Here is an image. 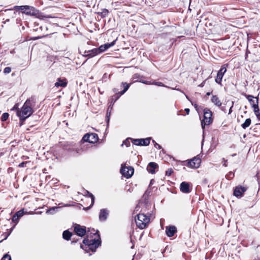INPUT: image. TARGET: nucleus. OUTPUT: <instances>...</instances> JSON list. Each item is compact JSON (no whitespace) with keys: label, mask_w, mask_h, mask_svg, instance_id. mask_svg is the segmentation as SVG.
Here are the masks:
<instances>
[{"label":"nucleus","mask_w":260,"mask_h":260,"mask_svg":"<svg viewBox=\"0 0 260 260\" xmlns=\"http://www.w3.org/2000/svg\"><path fill=\"white\" fill-rule=\"evenodd\" d=\"M35 99L31 97L27 99L20 110L17 109V115L19 118L20 126L23 124L25 119L34 112L33 107L35 106Z\"/></svg>","instance_id":"f257e3e1"},{"label":"nucleus","mask_w":260,"mask_h":260,"mask_svg":"<svg viewBox=\"0 0 260 260\" xmlns=\"http://www.w3.org/2000/svg\"><path fill=\"white\" fill-rule=\"evenodd\" d=\"M137 226L142 230L146 228L150 221V218L143 213H139L135 217Z\"/></svg>","instance_id":"f03ea898"},{"label":"nucleus","mask_w":260,"mask_h":260,"mask_svg":"<svg viewBox=\"0 0 260 260\" xmlns=\"http://www.w3.org/2000/svg\"><path fill=\"white\" fill-rule=\"evenodd\" d=\"M204 112V118L201 121V126L203 130V134H204V129L205 126L209 125L213 122L212 112L208 108H206L203 110Z\"/></svg>","instance_id":"7ed1b4c3"},{"label":"nucleus","mask_w":260,"mask_h":260,"mask_svg":"<svg viewBox=\"0 0 260 260\" xmlns=\"http://www.w3.org/2000/svg\"><path fill=\"white\" fill-rule=\"evenodd\" d=\"M25 15L33 16L42 20H43L45 18L50 17L49 16H44L42 12L34 7L28 5H27Z\"/></svg>","instance_id":"20e7f679"},{"label":"nucleus","mask_w":260,"mask_h":260,"mask_svg":"<svg viewBox=\"0 0 260 260\" xmlns=\"http://www.w3.org/2000/svg\"><path fill=\"white\" fill-rule=\"evenodd\" d=\"M101 241L100 238L99 239H93V241L90 244H89L86 247H84L83 245H81L80 247L83 249L87 251V248L88 250H91L92 252H95L96 251V248L101 245Z\"/></svg>","instance_id":"39448f33"},{"label":"nucleus","mask_w":260,"mask_h":260,"mask_svg":"<svg viewBox=\"0 0 260 260\" xmlns=\"http://www.w3.org/2000/svg\"><path fill=\"white\" fill-rule=\"evenodd\" d=\"M134 172V169L132 167H126L123 165H121L120 173L126 178L132 177Z\"/></svg>","instance_id":"423d86ee"},{"label":"nucleus","mask_w":260,"mask_h":260,"mask_svg":"<svg viewBox=\"0 0 260 260\" xmlns=\"http://www.w3.org/2000/svg\"><path fill=\"white\" fill-rule=\"evenodd\" d=\"M201 162V160L199 157H194L193 158L188 160L186 166L191 168L197 169L198 168Z\"/></svg>","instance_id":"0eeeda50"},{"label":"nucleus","mask_w":260,"mask_h":260,"mask_svg":"<svg viewBox=\"0 0 260 260\" xmlns=\"http://www.w3.org/2000/svg\"><path fill=\"white\" fill-rule=\"evenodd\" d=\"M27 5H22V6H15L11 8L5 10V11H14L13 14L14 15H16V13L18 11L20 12L18 13L19 14L20 13H22L23 14H25L26 12L27 11Z\"/></svg>","instance_id":"6e6552de"},{"label":"nucleus","mask_w":260,"mask_h":260,"mask_svg":"<svg viewBox=\"0 0 260 260\" xmlns=\"http://www.w3.org/2000/svg\"><path fill=\"white\" fill-rule=\"evenodd\" d=\"M247 187L238 185L236 186L234 188L233 194L237 198H241L243 196L244 193L247 190Z\"/></svg>","instance_id":"1a4fd4ad"},{"label":"nucleus","mask_w":260,"mask_h":260,"mask_svg":"<svg viewBox=\"0 0 260 260\" xmlns=\"http://www.w3.org/2000/svg\"><path fill=\"white\" fill-rule=\"evenodd\" d=\"M228 66L227 64H223L221 66L220 69L217 73L216 78L215 79V82L219 84H221L222 77L226 72V67Z\"/></svg>","instance_id":"9d476101"},{"label":"nucleus","mask_w":260,"mask_h":260,"mask_svg":"<svg viewBox=\"0 0 260 260\" xmlns=\"http://www.w3.org/2000/svg\"><path fill=\"white\" fill-rule=\"evenodd\" d=\"M150 138L132 139L133 144L137 146H148L150 144Z\"/></svg>","instance_id":"9b49d317"},{"label":"nucleus","mask_w":260,"mask_h":260,"mask_svg":"<svg viewBox=\"0 0 260 260\" xmlns=\"http://www.w3.org/2000/svg\"><path fill=\"white\" fill-rule=\"evenodd\" d=\"M74 231L77 236L81 237H83L86 233V227L79 224L75 225Z\"/></svg>","instance_id":"f8f14e48"},{"label":"nucleus","mask_w":260,"mask_h":260,"mask_svg":"<svg viewBox=\"0 0 260 260\" xmlns=\"http://www.w3.org/2000/svg\"><path fill=\"white\" fill-rule=\"evenodd\" d=\"M190 183L187 182H182L180 185V189L181 192L184 193H189L191 192L190 188Z\"/></svg>","instance_id":"ddd939ff"},{"label":"nucleus","mask_w":260,"mask_h":260,"mask_svg":"<svg viewBox=\"0 0 260 260\" xmlns=\"http://www.w3.org/2000/svg\"><path fill=\"white\" fill-rule=\"evenodd\" d=\"M99 54H100L98 48H95L90 50L85 51L83 56L88 57L89 58H91Z\"/></svg>","instance_id":"4468645a"},{"label":"nucleus","mask_w":260,"mask_h":260,"mask_svg":"<svg viewBox=\"0 0 260 260\" xmlns=\"http://www.w3.org/2000/svg\"><path fill=\"white\" fill-rule=\"evenodd\" d=\"M116 41V40H115L110 43H107L104 45H101L99 48H98L100 53L104 52L105 51L109 49L110 47L114 46L115 44Z\"/></svg>","instance_id":"2eb2a0df"},{"label":"nucleus","mask_w":260,"mask_h":260,"mask_svg":"<svg viewBox=\"0 0 260 260\" xmlns=\"http://www.w3.org/2000/svg\"><path fill=\"white\" fill-rule=\"evenodd\" d=\"M177 232V228L174 225L166 227V233L168 237H172Z\"/></svg>","instance_id":"dca6fc26"},{"label":"nucleus","mask_w":260,"mask_h":260,"mask_svg":"<svg viewBox=\"0 0 260 260\" xmlns=\"http://www.w3.org/2000/svg\"><path fill=\"white\" fill-rule=\"evenodd\" d=\"M158 165L154 162H150L148 164L147 167V170L151 174H154L155 173V169L158 168Z\"/></svg>","instance_id":"f3484780"},{"label":"nucleus","mask_w":260,"mask_h":260,"mask_svg":"<svg viewBox=\"0 0 260 260\" xmlns=\"http://www.w3.org/2000/svg\"><path fill=\"white\" fill-rule=\"evenodd\" d=\"M109 215L108 210L106 209H102L100 210L99 214V220L101 221H105Z\"/></svg>","instance_id":"a211bd4d"},{"label":"nucleus","mask_w":260,"mask_h":260,"mask_svg":"<svg viewBox=\"0 0 260 260\" xmlns=\"http://www.w3.org/2000/svg\"><path fill=\"white\" fill-rule=\"evenodd\" d=\"M67 85V81L66 79H61L60 78H58L57 82L55 83V86L56 87H64Z\"/></svg>","instance_id":"6ab92c4d"},{"label":"nucleus","mask_w":260,"mask_h":260,"mask_svg":"<svg viewBox=\"0 0 260 260\" xmlns=\"http://www.w3.org/2000/svg\"><path fill=\"white\" fill-rule=\"evenodd\" d=\"M211 100V102L213 103H214V104L215 106H216L217 107H221L222 103H221L220 100H219V98L217 95H212Z\"/></svg>","instance_id":"aec40b11"},{"label":"nucleus","mask_w":260,"mask_h":260,"mask_svg":"<svg viewBox=\"0 0 260 260\" xmlns=\"http://www.w3.org/2000/svg\"><path fill=\"white\" fill-rule=\"evenodd\" d=\"M99 140L98 134L95 133L90 134V143H96Z\"/></svg>","instance_id":"412c9836"},{"label":"nucleus","mask_w":260,"mask_h":260,"mask_svg":"<svg viewBox=\"0 0 260 260\" xmlns=\"http://www.w3.org/2000/svg\"><path fill=\"white\" fill-rule=\"evenodd\" d=\"M72 236V233L69 230L64 231L62 233V238L66 240H69Z\"/></svg>","instance_id":"4be33fe9"},{"label":"nucleus","mask_w":260,"mask_h":260,"mask_svg":"<svg viewBox=\"0 0 260 260\" xmlns=\"http://www.w3.org/2000/svg\"><path fill=\"white\" fill-rule=\"evenodd\" d=\"M242 95L246 97V98L248 100L251 105H252V104L255 103V100L253 99H255L256 97H254L252 95L247 94L245 93H242Z\"/></svg>","instance_id":"5701e85b"},{"label":"nucleus","mask_w":260,"mask_h":260,"mask_svg":"<svg viewBox=\"0 0 260 260\" xmlns=\"http://www.w3.org/2000/svg\"><path fill=\"white\" fill-rule=\"evenodd\" d=\"M109 12L107 9H102L101 12H97V14L101 16V18H104L108 15Z\"/></svg>","instance_id":"b1692460"},{"label":"nucleus","mask_w":260,"mask_h":260,"mask_svg":"<svg viewBox=\"0 0 260 260\" xmlns=\"http://www.w3.org/2000/svg\"><path fill=\"white\" fill-rule=\"evenodd\" d=\"M89 235H87L86 238H84L83 240V243L85 245L84 247H86L92 242L93 241V239H89Z\"/></svg>","instance_id":"393cba45"},{"label":"nucleus","mask_w":260,"mask_h":260,"mask_svg":"<svg viewBox=\"0 0 260 260\" xmlns=\"http://www.w3.org/2000/svg\"><path fill=\"white\" fill-rule=\"evenodd\" d=\"M251 123V120L250 118H247L245 120V122L242 124L241 127L243 129H246L248 127H249Z\"/></svg>","instance_id":"a878e982"},{"label":"nucleus","mask_w":260,"mask_h":260,"mask_svg":"<svg viewBox=\"0 0 260 260\" xmlns=\"http://www.w3.org/2000/svg\"><path fill=\"white\" fill-rule=\"evenodd\" d=\"M82 140L84 142L90 143V134L87 133L84 135V136L82 138Z\"/></svg>","instance_id":"bb28decb"},{"label":"nucleus","mask_w":260,"mask_h":260,"mask_svg":"<svg viewBox=\"0 0 260 260\" xmlns=\"http://www.w3.org/2000/svg\"><path fill=\"white\" fill-rule=\"evenodd\" d=\"M86 192H87V194L89 195V197L91 198V205H90V207H88V208H87V209H89V208H90V207L91 206H92L93 205L94 203V199H95V198H94V196H93L91 193H90V192H89V191H87V190L86 191Z\"/></svg>","instance_id":"cd10ccee"},{"label":"nucleus","mask_w":260,"mask_h":260,"mask_svg":"<svg viewBox=\"0 0 260 260\" xmlns=\"http://www.w3.org/2000/svg\"><path fill=\"white\" fill-rule=\"evenodd\" d=\"M9 116V113L5 112L2 114L1 119L2 121H5L8 119Z\"/></svg>","instance_id":"c85d7f7f"},{"label":"nucleus","mask_w":260,"mask_h":260,"mask_svg":"<svg viewBox=\"0 0 260 260\" xmlns=\"http://www.w3.org/2000/svg\"><path fill=\"white\" fill-rule=\"evenodd\" d=\"M251 107L253 108V110H255V109H256L258 107V97L257 96L255 98V103L254 104H252L251 105Z\"/></svg>","instance_id":"c756f323"},{"label":"nucleus","mask_w":260,"mask_h":260,"mask_svg":"<svg viewBox=\"0 0 260 260\" xmlns=\"http://www.w3.org/2000/svg\"><path fill=\"white\" fill-rule=\"evenodd\" d=\"M129 140H132V139H131V138H127L126 140H125L123 142V143L122 144L121 146H122L123 145H125L126 147L129 146L130 145H131V143H130V141H129Z\"/></svg>","instance_id":"7c9ffc66"},{"label":"nucleus","mask_w":260,"mask_h":260,"mask_svg":"<svg viewBox=\"0 0 260 260\" xmlns=\"http://www.w3.org/2000/svg\"><path fill=\"white\" fill-rule=\"evenodd\" d=\"M15 214H16V216H18V217L20 218L24 214V209L20 210L19 211L17 212Z\"/></svg>","instance_id":"2f4dec72"},{"label":"nucleus","mask_w":260,"mask_h":260,"mask_svg":"<svg viewBox=\"0 0 260 260\" xmlns=\"http://www.w3.org/2000/svg\"><path fill=\"white\" fill-rule=\"evenodd\" d=\"M234 173L233 172H230L227 175H226L225 177L228 180H231L234 178Z\"/></svg>","instance_id":"473e14b6"},{"label":"nucleus","mask_w":260,"mask_h":260,"mask_svg":"<svg viewBox=\"0 0 260 260\" xmlns=\"http://www.w3.org/2000/svg\"><path fill=\"white\" fill-rule=\"evenodd\" d=\"M1 260H12L10 255L5 254L2 257Z\"/></svg>","instance_id":"72a5a7b5"},{"label":"nucleus","mask_w":260,"mask_h":260,"mask_svg":"<svg viewBox=\"0 0 260 260\" xmlns=\"http://www.w3.org/2000/svg\"><path fill=\"white\" fill-rule=\"evenodd\" d=\"M122 85H123V86L124 87L123 90H124V91H126L129 87V84H127L125 82H122Z\"/></svg>","instance_id":"f704fd0d"},{"label":"nucleus","mask_w":260,"mask_h":260,"mask_svg":"<svg viewBox=\"0 0 260 260\" xmlns=\"http://www.w3.org/2000/svg\"><path fill=\"white\" fill-rule=\"evenodd\" d=\"M173 173V170L172 169H169L166 171V175L170 176Z\"/></svg>","instance_id":"c9c22d12"},{"label":"nucleus","mask_w":260,"mask_h":260,"mask_svg":"<svg viewBox=\"0 0 260 260\" xmlns=\"http://www.w3.org/2000/svg\"><path fill=\"white\" fill-rule=\"evenodd\" d=\"M19 218L18 217V216H16V214H14L12 217V221L14 222H16V223L18 222L19 221Z\"/></svg>","instance_id":"e433bc0d"},{"label":"nucleus","mask_w":260,"mask_h":260,"mask_svg":"<svg viewBox=\"0 0 260 260\" xmlns=\"http://www.w3.org/2000/svg\"><path fill=\"white\" fill-rule=\"evenodd\" d=\"M11 72V68L10 67H6L4 70L5 74H9Z\"/></svg>","instance_id":"4c0bfd02"},{"label":"nucleus","mask_w":260,"mask_h":260,"mask_svg":"<svg viewBox=\"0 0 260 260\" xmlns=\"http://www.w3.org/2000/svg\"><path fill=\"white\" fill-rule=\"evenodd\" d=\"M57 209V207H52L50 209L46 211V213H53V212L55 211V209Z\"/></svg>","instance_id":"58836bf2"},{"label":"nucleus","mask_w":260,"mask_h":260,"mask_svg":"<svg viewBox=\"0 0 260 260\" xmlns=\"http://www.w3.org/2000/svg\"><path fill=\"white\" fill-rule=\"evenodd\" d=\"M140 77V75L138 74H135L133 75V79L135 80V81H138V78H139Z\"/></svg>","instance_id":"ea45409f"},{"label":"nucleus","mask_w":260,"mask_h":260,"mask_svg":"<svg viewBox=\"0 0 260 260\" xmlns=\"http://www.w3.org/2000/svg\"><path fill=\"white\" fill-rule=\"evenodd\" d=\"M27 163V161H23L19 164L18 167L20 168L24 167L26 166Z\"/></svg>","instance_id":"a19ab883"},{"label":"nucleus","mask_w":260,"mask_h":260,"mask_svg":"<svg viewBox=\"0 0 260 260\" xmlns=\"http://www.w3.org/2000/svg\"><path fill=\"white\" fill-rule=\"evenodd\" d=\"M110 114H111L110 112H108V111L107 112V114H106V120H107V122L108 123L109 122Z\"/></svg>","instance_id":"79ce46f5"},{"label":"nucleus","mask_w":260,"mask_h":260,"mask_svg":"<svg viewBox=\"0 0 260 260\" xmlns=\"http://www.w3.org/2000/svg\"><path fill=\"white\" fill-rule=\"evenodd\" d=\"M153 142L154 143L155 147L157 148L158 149H161V146L160 145L156 143L154 140H153Z\"/></svg>","instance_id":"37998d69"},{"label":"nucleus","mask_w":260,"mask_h":260,"mask_svg":"<svg viewBox=\"0 0 260 260\" xmlns=\"http://www.w3.org/2000/svg\"><path fill=\"white\" fill-rule=\"evenodd\" d=\"M38 26H39V23H38L37 22H35L34 23V30L35 31H37L38 30Z\"/></svg>","instance_id":"c03bdc74"},{"label":"nucleus","mask_w":260,"mask_h":260,"mask_svg":"<svg viewBox=\"0 0 260 260\" xmlns=\"http://www.w3.org/2000/svg\"><path fill=\"white\" fill-rule=\"evenodd\" d=\"M253 111L254 112V114L259 113V107L257 108L256 109H255V110H253Z\"/></svg>","instance_id":"a18cd8bd"},{"label":"nucleus","mask_w":260,"mask_h":260,"mask_svg":"<svg viewBox=\"0 0 260 260\" xmlns=\"http://www.w3.org/2000/svg\"><path fill=\"white\" fill-rule=\"evenodd\" d=\"M155 84L158 86H164V84L161 82H155Z\"/></svg>","instance_id":"49530a36"},{"label":"nucleus","mask_w":260,"mask_h":260,"mask_svg":"<svg viewBox=\"0 0 260 260\" xmlns=\"http://www.w3.org/2000/svg\"><path fill=\"white\" fill-rule=\"evenodd\" d=\"M21 21V20L20 18H17L16 20V22L17 24H20Z\"/></svg>","instance_id":"de8ad7c7"},{"label":"nucleus","mask_w":260,"mask_h":260,"mask_svg":"<svg viewBox=\"0 0 260 260\" xmlns=\"http://www.w3.org/2000/svg\"><path fill=\"white\" fill-rule=\"evenodd\" d=\"M205 81H203V82H202L199 85V87H203L204 85H205Z\"/></svg>","instance_id":"09e8293b"},{"label":"nucleus","mask_w":260,"mask_h":260,"mask_svg":"<svg viewBox=\"0 0 260 260\" xmlns=\"http://www.w3.org/2000/svg\"><path fill=\"white\" fill-rule=\"evenodd\" d=\"M184 110H185V111L186 112V114H187V115H188V114H189V112H190V110H189V109H188V108H185Z\"/></svg>","instance_id":"8fccbe9b"},{"label":"nucleus","mask_w":260,"mask_h":260,"mask_svg":"<svg viewBox=\"0 0 260 260\" xmlns=\"http://www.w3.org/2000/svg\"><path fill=\"white\" fill-rule=\"evenodd\" d=\"M255 116H256L257 118L259 120H260V113L255 114Z\"/></svg>","instance_id":"3c124183"},{"label":"nucleus","mask_w":260,"mask_h":260,"mask_svg":"<svg viewBox=\"0 0 260 260\" xmlns=\"http://www.w3.org/2000/svg\"><path fill=\"white\" fill-rule=\"evenodd\" d=\"M126 91H124V90H123L122 91H121L120 92L118 93V94H119V95H121L122 94H123Z\"/></svg>","instance_id":"603ef678"},{"label":"nucleus","mask_w":260,"mask_h":260,"mask_svg":"<svg viewBox=\"0 0 260 260\" xmlns=\"http://www.w3.org/2000/svg\"><path fill=\"white\" fill-rule=\"evenodd\" d=\"M92 234V232H91V233H90V234ZM93 234L94 235H98V237L100 238V235H99V231H96V232H95V233H93Z\"/></svg>","instance_id":"864d4df0"},{"label":"nucleus","mask_w":260,"mask_h":260,"mask_svg":"<svg viewBox=\"0 0 260 260\" xmlns=\"http://www.w3.org/2000/svg\"><path fill=\"white\" fill-rule=\"evenodd\" d=\"M140 82H142V83H145V84H150V83H148V81H144L140 80Z\"/></svg>","instance_id":"5fc2aeb1"},{"label":"nucleus","mask_w":260,"mask_h":260,"mask_svg":"<svg viewBox=\"0 0 260 260\" xmlns=\"http://www.w3.org/2000/svg\"><path fill=\"white\" fill-rule=\"evenodd\" d=\"M154 182V180L153 179H151L149 184V186L152 185L153 184V182Z\"/></svg>","instance_id":"6e6d98bb"},{"label":"nucleus","mask_w":260,"mask_h":260,"mask_svg":"<svg viewBox=\"0 0 260 260\" xmlns=\"http://www.w3.org/2000/svg\"><path fill=\"white\" fill-rule=\"evenodd\" d=\"M77 242V240H75V238H73L72 241V243H76Z\"/></svg>","instance_id":"4d7b16f0"},{"label":"nucleus","mask_w":260,"mask_h":260,"mask_svg":"<svg viewBox=\"0 0 260 260\" xmlns=\"http://www.w3.org/2000/svg\"><path fill=\"white\" fill-rule=\"evenodd\" d=\"M194 108L196 109V110H197V108H198V105L197 104H195L194 105Z\"/></svg>","instance_id":"13d9d810"},{"label":"nucleus","mask_w":260,"mask_h":260,"mask_svg":"<svg viewBox=\"0 0 260 260\" xmlns=\"http://www.w3.org/2000/svg\"><path fill=\"white\" fill-rule=\"evenodd\" d=\"M226 161H227V160H226V161H225V162H224V163L223 164V166H224L225 167H226V166H227V164H226Z\"/></svg>","instance_id":"bf43d9fd"},{"label":"nucleus","mask_w":260,"mask_h":260,"mask_svg":"<svg viewBox=\"0 0 260 260\" xmlns=\"http://www.w3.org/2000/svg\"><path fill=\"white\" fill-rule=\"evenodd\" d=\"M41 38H42V37H38L36 38L34 40L39 39H40Z\"/></svg>","instance_id":"052dcab7"},{"label":"nucleus","mask_w":260,"mask_h":260,"mask_svg":"<svg viewBox=\"0 0 260 260\" xmlns=\"http://www.w3.org/2000/svg\"><path fill=\"white\" fill-rule=\"evenodd\" d=\"M117 90L116 88H114V89H113L114 92H116Z\"/></svg>","instance_id":"680f3d73"},{"label":"nucleus","mask_w":260,"mask_h":260,"mask_svg":"<svg viewBox=\"0 0 260 260\" xmlns=\"http://www.w3.org/2000/svg\"><path fill=\"white\" fill-rule=\"evenodd\" d=\"M206 94L207 95H209L210 94V92H207Z\"/></svg>","instance_id":"e2e57ef3"},{"label":"nucleus","mask_w":260,"mask_h":260,"mask_svg":"<svg viewBox=\"0 0 260 260\" xmlns=\"http://www.w3.org/2000/svg\"><path fill=\"white\" fill-rule=\"evenodd\" d=\"M40 28L41 29V30H43V26H41L40 27Z\"/></svg>","instance_id":"0e129e2a"},{"label":"nucleus","mask_w":260,"mask_h":260,"mask_svg":"<svg viewBox=\"0 0 260 260\" xmlns=\"http://www.w3.org/2000/svg\"><path fill=\"white\" fill-rule=\"evenodd\" d=\"M66 149H68V150H71V149H70V148H66Z\"/></svg>","instance_id":"69168bd1"},{"label":"nucleus","mask_w":260,"mask_h":260,"mask_svg":"<svg viewBox=\"0 0 260 260\" xmlns=\"http://www.w3.org/2000/svg\"><path fill=\"white\" fill-rule=\"evenodd\" d=\"M9 20H9V19H7V20H6V21H7V22H9Z\"/></svg>","instance_id":"338daca9"},{"label":"nucleus","mask_w":260,"mask_h":260,"mask_svg":"<svg viewBox=\"0 0 260 260\" xmlns=\"http://www.w3.org/2000/svg\"><path fill=\"white\" fill-rule=\"evenodd\" d=\"M186 98H187L188 100H189V98H188V96L186 95Z\"/></svg>","instance_id":"774afa93"}]
</instances>
